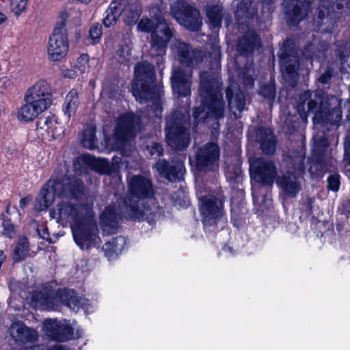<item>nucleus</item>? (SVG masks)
Listing matches in <instances>:
<instances>
[{
    "instance_id": "nucleus-45",
    "label": "nucleus",
    "mask_w": 350,
    "mask_h": 350,
    "mask_svg": "<svg viewBox=\"0 0 350 350\" xmlns=\"http://www.w3.org/2000/svg\"><path fill=\"white\" fill-rule=\"evenodd\" d=\"M81 144L83 147L90 150L97 148V138L96 129L94 127L85 129L83 133Z\"/></svg>"
},
{
    "instance_id": "nucleus-42",
    "label": "nucleus",
    "mask_w": 350,
    "mask_h": 350,
    "mask_svg": "<svg viewBox=\"0 0 350 350\" xmlns=\"http://www.w3.org/2000/svg\"><path fill=\"white\" fill-rule=\"evenodd\" d=\"M275 82L271 80L268 83L261 84L258 89V94L269 104V108L272 107L275 97Z\"/></svg>"
},
{
    "instance_id": "nucleus-20",
    "label": "nucleus",
    "mask_w": 350,
    "mask_h": 350,
    "mask_svg": "<svg viewBox=\"0 0 350 350\" xmlns=\"http://www.w3.org/2000/svg\"><path fill=\"white\" fill-rule=\"evenodd\" d=\"M61 17V23L55 27L48 44L49 58L54 62L62 59L66 55V18H64L63 14Z\"/></svg>"
},
{
    "instance_id": "nucleus-56",
    "label": "nucleus",
    "mask_w": 350,
    "mask_h": 350,
    "mask_svg": "<svg viewBox=\"0 0 350 350\" xmlns=\"http://www.w3.org/2000/svg\"><path fill=\"white\" fill-rule=\"evenodd\" d=\"M254 72L247 69L243 73V83L246 89H252L254 86L255 79L253 77Z\"/></svg>"
},
{
    "instance_id": "nucleus-53",
    "label": "nucleus",
    "mask_w": 350,
    "mask_h": 350,
    "mask_svg": "<svg viewBox=\"0 0 350 350\" xmlns=\"http://www.w3.org/2000/svg\"><path fill=\"white\" fill-rule=\"evenodd\" d=\"M27 4V0H12L11 10L16 16H18L25 10Z\"/></svg>"
},
{
    "instance_id": "nucleus-59",
    "label": "nucleus",
    "mask_w": 350,
    "mask_h": 350,
    "mask_svg": "<svg viewBox=\"0 0 350 350\" xmlns=\"http://www.w3.org/2000/svg\"><path fill=\"white\" fill-rule=\"evenodd\" d=\"M338 212L342 215H345L347 218L350 216V200H343L340 203L338 206Z\"/></svg>"
},
{
    "instance_id": "nucleus-26",
    "label": "nucleus",
    "mask_w": 350,
    "mask_h": 350,
    "mask_svg": "<svg viewBox=\"0 0 350 350\" xmlns=\"http://www.w3.org/2000/svg\"><path fill=\"white\" fill-rule=\"evenodd\" d=\"M260 46L261 39L258 34L254 30H248L239 39L237 51L240 55L249 57Z\"/></svg>"
},
{
    "instance_id": "nucleus-36",
    "label": "nucleus",
    "mask_w": 350,
    "mask_h": 350,
    "mask_svg": "<svg viewBox=\"0 0 350 350\" xmlns=\"http://www.w3.org/2000/svg\"><path fill=\"white\" fill-rule=\"evenodd\" d=\"M112 164L110 163L109 160L105 158H96L94 157V160L93 163V165L92 167V170L97 172L98 174H108L110 175L115 172V170L117 167H118V164L121 161L120 158H116L115 157L112 159Z\"/></svg>"
},
{
    "instance_id": "nucleus-61",
    "label": "nucleus",
    "mask_w": 350,
    "mask_h": 350,
    "mask_svg": "<svg viewBox=\"0 0 350 350\" xmlns=\"http://www.w3.org/2000/svg\"><path fill=\"white\" fill-rule=\"evenodd\" d=\"M150 153L152 156L157 155V157H161L163 154V148L159 143L154 142L151 146L150 149Z\"/></svg>"
},
{
    "instance_id": "nucleus-64",
    "label": "nucleus",
    "mask_w": 350,
    "mask_h": 350,
    "mask_svg": "<svg viewBox=\"0 0 350 350\" xmlns=\"http://www.w3.org/2000/svg\"><path fill=\"white\" fill-rule=\"evenodd\" d=\"M344 159L347 161V163L350 165V139H346L344 143Z\"/></svg>"
},
{
    "instance_id": "nucleus-21",
    "label": "nucleus",
    "mask_w": 350,
    "mask_h": 350,
    "mask_svg": "<svg viewBox=\"0 0 350 350\" xmlns=\"http://www.w3.org/2000/svg\"><path fill=\"white\" fill-rule=\"evenodd\" d=\"M129 194L137 200L150 198L154 195L152 180L142 174L133 175L128 183Z\"/></svg>"
},
{
    "instance_id": "nucleus-8",
    "label": "nucleus",
    "mask_w": 350,
    "mask_h": 350,
    "mask_svg": "<svg viewBox=\"0 0 350 350\" xmlns=\"http://www.w3.org/2000/svg\"><path fill=\"white\" fill-rule=\"evenodd\" d=\"M286 162L294 172L289 170L280 172L275 180L276 185L282 193L290 197L295 198L301 189L299 176L296 172L302 174L305 172V156L299 151H292L286 157Z\"/></svg>"
},
{
    "instance_id": "nucleus-27",
    "label": "nucleus",
    "mask_w": 350,
    "mask_h": 350,
    "mask_svg": "<svg viewBox=\"0 0 350 350\" xmlns=\"http://www.w3.org/2000/svg\"><path fill=\"white\" fill-rule=\"evenodd\" d=\"M120 16L126 25L137 23L141 15V6L134 1L129 0H117Z\"/></svg>"
},
{
    "instance_id": "nucleus-50",
    "label": "nucleus",
    "mask_w": 350,
    "mask_h": 350,
    "mask_svg": "<svg viewBox=\"0 0 350 350\" xmlns=\"http://www.w3.org/2000/svg\"><path fill=\"white\" fill-rule=\"evenodd\" d=\"M321 6L323 8V9H326L328 12H329L330 10H334L337 9L338 10H342L344 8L343 2L346 3L349 0H321Z\"/></svg>"
},
{
    "instance_id": "nucleus-22",
    "label": "nucleus",
    "mask_w": 350,
    "mask_h": 350,
    "mask_svg": "<svg viewBox=\"0 0 350 350\" xmlns=\"http://www.w3.org/2000/svg\"><path fill=\"white\" fill-rule=\"evenodd\" d=\"M250 139L259 144L262 152L266 155H273L276 150V139L273 131L264 126L254 129L249 135Z\"/></svg>"
},
{
    "instance_id": "nucleus-5",
    "label": "nucleus",
    "mask_w": 350,
    "mask_h": 350,
    "mask_svg": "<svg viewBox=\"0 0 350 350\" xmlns=\"http://www.w3.org/2000/svg\"><path fill=\"white\" fill-rule=\"evenodd\" d=\"M77 206L71 226L75 242L81 250L99 247L101 239L92 206L85 202Z\"/></svg>"
},
{
    "instance_id": "nucleus-44",
    "label": "nucleus",
    "mask_w": 350,
    "mask_h": 350,
    "mask_svg": "<svg viewBox=\"0 0 350 350\" xmlns=\"http://www.w3.org/2000/svg\"><path fill=\"white\" fill-rule=\"evenodd\" d=\"M117 3V0H113L106 10V16L104 18L103 22L104 25L107 27L115 25L118 18L120 16L119 12L120 9H118Z\"/></svg>"
},
{
    "instance_id": "nucleus-34",
    "label": "nucleus",
    "mask_w": 350,
    "mask_h": 350,
    "mask_svg": "<svg viewBox=\"0 0 350 350\" xmlns=\"http://www.w3.org/2000/svg\"><path fill=\"white\" fill-rule=\"evenodd\" d=\"M226 98L229 109H236L238 110L244 109L246 99L245 94L236 83L230 84L226 90Z\"/></svg>"
},
{
    "instance_id": "nucleus-54",
    "label": "nucleus",
    "mask_w": 350,
    "mask_h": 350,
    "mask_svg": "<svg viewBox=\"0 0 350 350\" xmlns=\"http://www.w3.org/2000/svg\"><path fill=\"white\" fill-rule=\"evenodd\" d=\"M329 45L323 41L319 42L317 45L315 50L312 51V57L319 59H325V53L328 50Z\"/></svg>"
},
{
    "instance_id": "nucleus-41",
    "label": "nucleus",
    "mask_w": 350,
    "mask_h": 350,
    "mask_svg": "<svg viewBox=\"0 0 350 350\" xmlns=\"http://www.w3.org/2000/svg\"><path fill=\"white\" fill-rule=\"evenodd\" d=\"M191 7L192 6H191L185 1L178 0L171 5V15L176 20L179 24L180 23H185V21H183V18L187 14V12H189V10Z\"/></svg>"
},
{
    "instance_id": "nucleus-28",
    "label": "nucleus",
    "mask_w": 350,
    "mask_h": 350,
    "mask_svg": "<svg viewBox=\"0 0 350 350\" xmlns=\"http://www.w3.org/2000/svg\"><path fill=\"white\" fill-rule=\"evenodd\" d=\"M243 193V190L241 189L237 191V193L240 195L241 198L237 202L232 197L230 202V222L237 229L243 228L246 224L247 209L244 206L242 197Z\"/></svg>"
},
{
    "instance_id": "nucleus-52",
    "label": "nucleus",
    "mask_w": 350,
    "mask_h": 350,
    "mask_svg": "<svg viewBox=\"0 0 350 350\" xmlns=\"http://www.w3.org/2000/svg\"><path fill=\"white\" fill-rule=\"evenodd\" d=\"M111 244L115 247V252L118 256L124 248V245L126 244L125 238L122 236H117L113 238L111 241L107 242V248L111 245Z\"/></svg>"
},
{
    "instance_id": "nucleus-2",
    "label": "nucleus",
    "mask_w": 350,
    "mask_h": 350,
    "mask_svg": "<svg viewBox=\"0 0 350 350\" xmlns=\"http://www.w3.org/2000/svg\"><path fill=\"white\" fill-rule=\"evenodd\" d=\"M151 18L142 17L137 28L143 32H150V47L148 51L152 62L157 65L163 62L168 43L174 35V29L168 23L162 12L157 8L150 11Z\"/></svg>"
},
{
    "instance_id": "nucleus-7",
    "label": "nucleus",
    "mask_w": 350,
    "mask_h": 350,
    "mask_svg": "<svg viewBox=\"0 0 350 350\" xmlns=\"http://www.w3.org/2000/svg\"><path fill=\"white\" fill-rule=\"evenodd\" d=\"M190 129V111H171L164 129L166 143L174 150H186L191 144Z\"/></svg>"
},
{
    "instance_id": "nucleus-49",
    "label": "nucleus",
    "mask_w": 350,
    "mask_h": 350,
    "mask_svg": "<svg viewBox=\"0 0 350 350\" xmlns=\"http://www.w3.org/2000/svg\"><path fill=\"white\" fill-rule=\"evenodd\" d=\"M38 121L36 123L37 129H44L46 130L52 129L54 124L57 123L56 119H54V117H50L49 116L46 117H44L43 116L40 117H37Z\"/></svg>"
},
{
    "instance_id": "nucleus-25",
    "label": "nucleus",
    "mask_w": 350,
    "mask_h": 350,
    "mask_svg": "<svg viewBox=\"0 0 350 350\" xmlns=\"http://www.w3.org/2000/svg\"><path fill=\"white\" fill-rule=\"evenodd\" d=\"M67 308L75 313L83 310L86 315L94 312L91 300L74 288H67Z\"/></svg>"
},
{
    "instance_id": "nucleus-63",
    "label": "nucleus",
    "mask_w": 350,
    "mask_h": 350,
    "mask_svg": "<svg viewBox=\"0 0 350 350\" xmlns=\"http://www.w3.org/2000/svg\"><path fill=\"white\" fill-rule=\"evenodd\" d=\"M33 201V196L28 194L24 198H22L19 201V207L21 209L24 210L30 203Z\"/></svg>"
},
{
    "instance_id": "nucleus-13",
    "label": "nucleus",
    "mask_w": 350,
    "mask_h": 350,
    "mask_svg": "<svg viewBox=\"0 0 350 350\" xmlns=\"http://www.w3.org/2000/svg\"><path fill=\"white\" fill-rule=\"evenodd\" d=\"M24 101L21 109H47L53 104L50 85L45 80L38 81L27 89Z\"/></svg>"
},
{
    "instance_id": "nucleus-43",
    "label": "nucleus",
    "mask_w": 350,
    "mask_h": 350,
    "mask_svg": "<svg viewBox=\"0 0 350 350\" xmlns=\"http://www.w3.org/2000/svg\"><path fill=\"white\" fill-rule=\"evenodd\" d=\"M226 176L231 184L238 185L241 183L243 178L241 163L237 161L229 165Z\"/></svg>"
},
{
    "instance_id": "nucleus-48",
    "label": "nucleus",
    "mask_w": 350,
    "mask_h": 350,
    "mask_svg": "<svg viewBox=\"0 0 350 350\" xmlns=\"http://www.w3.org/2000/svg\"><path fill=\"white\" fill-rule=\"evenodd\" d=\"M341 176L338 172L330 174L327 178V189L328 191L337 192L340 189Z\"/></svg>"
},
{
    "instance_id": "nucleus-31",
    "label": "nucleus",
    "mask_w": 350,
    "mask_h": 350,
    "mask_svg": "<svg viewBox=\"0 0 350 350\" xmlns=\"http://www.w3.org/2000/svg\"><path fill=\"white\" fill-rule=\"evenodd\" d=\"M88 189L83 180L76 176L67 175V198L76 201L86 197Z\"/></svg>"
},
{
    "instance_id": "nucleus-16",
    "label": "nucleus",
    "mask_w": 350,
    "mask_h": 350,
    "mask_svg": "<svg viewBox=\"0 0 350 350\" xmlns=\"http://www.w3.org/2000/svg\"><path fill=\"white\" fill-rule=\"evenodd\" d=\"M220 147L215 142H209L198 148L195 154V167L198 172H214L219 167Z\"/></svg>"
},
{
    "instance_id": "nucleus-10",
    "label": "nucleus",
    "mask_w": 350,
    "mask_h": 350,
    "mask_svg": "<svg viewBox=\"0 0 350 350\" xmlns=\"http://www.w3.org/2000/svg\"><path fill=\"white\" fill-rule=\"evenodd\" d=\"M200 211L203 229L206 235L216 234L223 229L219 224L226 221L224 200L215 196H203L200 199Z\"/></svg>"
},
{
    "instance_id": "nucleus-60",
    "label": "nucleus",
    "mask_w": 350,
    "mask_h": 350,
    "mask_svg": "<svg viewBox=\"0 0 350 350\" xmlns=\"http://www.w3.org/2000/svg\"><path fill=\"white\" fill-rule=\"evenodd\" d=\"M333 77V72L330 68L327 69L323 73H322L318 78L317 81L322 85H327L329 83Z\"/></svg>"
},
{
    "instance_id": "nucleus-40",
    "label": "nucleus",
    "mask_w": 350,
    "mask_h": 350,
    "mask_svg": "<svg viewBox=\"0 0 350 350\" xmlns=\"http://www.w3.org/2000/svg\"><path fill=\"white\" fill-rule=\"evenodd\" d=\"M223 8L220 5L212 4L207 5L206 8V15L212 28H219L222 22Z\"/></svg>"
},
{
    "instance_id": "nucleus-51",
    "label": "nucleus",
    "mask_w": 350,
    "mask_h": 350,
    "mask_svg": "<svg viewBox=\"0 0 350 350\" xmlns=\"http://www.w3.org/2000/svg\"><path fill=\"white\" fill-rule=\"evenodd\" d=\"M45 111H18L17 118L21 122H29Z\"/></svg>"
},
{
    "instance_id": "nucleus-6",
    "label": "nucleus",
    "mask_w": 350,
    "mask_h": 350,
    "mask_svg": "<svg viewBox=\"0 0 350 350\" xmlns=\"http://www.w3.org/2000/svg\"><path fill=\"white\" fill-rule=\"evenodd\" d=\"M220 64L217 60L211 62L208 70L199 74V92L203 105L207 109H224L225 102L221 93L222 81L219 76Z\"/></svg>"
},
{
    "instance_id": "nucleus-55",
    "label": "nucleus",
    "mask_w": 350,
    "mask_h": 350,
    "mask_svg": "<svg viewBox=\"0 0 350 350\" xmlns=\"http://www.w3.org/2000/svg\"><path fill=\"white\" fill-rule=\"evenodd\" d=\"M69 99L67 103V109H74L78 107L79 100L78 97V92L76 90L72 89L67 94V100Z\"/></svg>"
},
{
    "instance_id": "nucleus-39",
    "label": "nucleus",
    "mask_w": 350,
    "mask_h": 350,
    "mask_svg": "<svg viewBox=\"0 0 350 350\" xmlns=\"http://www.w3.org/2000/svg\"><path fill=\"white\" fill-rule=\"evenodd\" d=\"M94 160V156L90 154H85L77 157L73 161V167L76 174L82 175L87 174L92 170Z\"/></svg>"
},
{
    "instance_id": "nucleus-17",
    "label": "nucleus",
    "mask_w": 350,
    "mask_h": 350,
    "mask_svg": "<svg viewBox=\"0 0 350 350\" xmlns=\"http://www.w3.org/2000/svg\"><path fill=\"white\" fill-rule=\"evenodd\" d=\"M139 200L129 196L121 204H119L118 208H120L122 217L127 220L146 221L150 224H154L155 214L147 213L151 211L149 206H144V209L142 210L139 205Z\"/></svg>"
},
{
    "instance_id": "nucleus-14",
    "label": "nucleus",
    "mask_w": 350,
    "mask_h": 350,
    "mask_svg": "<svg viewBox=\"0 0 350 350\" xmlns=\"http://www.w3.org/2000/svg\"><path fill=\"white\" fill-rule=\"evenodd\" d=\"M307 105L308 109H339L341 108L337 97H329L322 90L304 91L300 94L297 102V109H305Z\"/></svg>"
},
{
    "instance_id": "nucleus-58",
    "label": "nucleus",
    "mask_w": 350,
    "mask_h": 350,
    "mask_svg": "<svg viewBox=\"0 0 350 350\" xmlns=\"http://www.w3.org/2000/svg\"><path fill=\"white\" fill-rule=\"evenodd\" d=\"M336 57L340 61L341 64H344L347 62L349 52L345 46H339V47L335 51Z\"/></svg>"
},
{
    "instance_id": "nucleus-23",
    "label": "nucleus",
    "mask_w": 350,
    "mask_h": 350,
    "mask_svg": "<svg viewBox=\"0 0 350 350\" xmlns=\"http://www.w3.org/2000/svg\"><path fill=\"white\" fill-rule=\"evenodd\" d=\"M312 1L284 0L286 23L289 26L296 25L305 18Z\"/></svg>"
},
{
    "instance_id": "nucleus-38",
    "label": "nucleus",
    "mask_w": 350,
    "mask_h": 350,
    "mask_svg": "<svg viewBox=\"0 0 350 350\" xmlns=\"http://www.w3.org/2000/svg\"><path fill=\"white\" fill-rule=\"evenodd\" d=\"M183 21H185V23H180V25L191 31H198L202 24V18L200 16V12L193 7L184 17Z\"/></svg>"
},
{
    "instance_id": "nucleus-9",
    "label": "nucleus",
    "mask_w": 350,
    "mask_h": 350,
    "mask_svg": "<svg viewBox=\"0 0 350 350\" xmlns=\"http://www.w3.org/2000/svg\"><path fill=\"white\" fill-rule=\"evenodd\" d=\"M142 128L141 117L133 111H128L118 118L113 135L105 137V145L111 149H117L120 145L134 139Z\"/></svg>"
},
{
    "instance_id": "nucleus-62",
    "label": "nucleus",
    "mask_w": 350,
    "mask_h": 350,
    "mask_svg": "<svg viewBox=\"0 0 350 350\" xmlns=\"http://www.w3.org/2000/svg\"><path fill=\"white\" fill-rule=\"evenodd\" d=\"M103 250L105 252V255L109 259L115 258L117 257L116 253L115 252V247L111 244V245L109 246L107 248V243L103 246Z\"/></svg>"
},
{
    "instance_id": "nucleus-29",
    "label": "nucleus",
    "mask_w": 350,
    "mask_h": 350,
    "mask_svg": "<svg viewBox=\"0 0 350 350\" xmlns=\"http://www.w3.org/2000/svg\"><path fill=\"white\" fill-rule=\"evenodd\" d=\"M10 333L16 341L22 343L33 342L38 336L37 332L33 329L27 327L23 322L19 321L12 324Z\"/></svg>"
},
{
    "instance_id": "nucleus-12",
    "label": "nucleus",
    "mask_w": 350,
    "mask_h": 350,
    "mask_svg": "<svg viewBox=\"0 0 350 350\" xmlns=\"http://www.w3.org/2000/svg\"><path fill=\"white\" fill-rule=\"evenodd\" d=\"M191 68L178 67L174 70L171 76V83L173 93L177 96L176 109H190L189 96L192 84Z\"/></svg>"
},
{
    "instance_id": "nucleus-3",
    "label": "nucleus",
    "mask_w": 350,
    "mask_h": 350,
    "mask_svg": "<svg viewBox=\"0 0 350 350\" xmlns=\"http://www.w3.org/2000/svg\"><path fill=\"white\" fill-rule=\"evenodd\" d=\"M134 73L131 92L136 100L147 104L151 109H163L165 106L163 94L156 86L154 66L146 61L138 62Z\"/></svg>"
},
{
    "instance_id": "nucleus-15",
    "label": "nucleus",
    "mask_w": 350,
    "mask_h": 350,
    "mask_svg": "<svg viewBox=\"0 0 350 350\" xmlns=\"http://www.w3.org/2000/svg\"><path fill=\"white\" fill-rule=\"evenodd\" d=\"M185 155H174L169 160L159 158L154 167L159 176L171 183H176L183 179L186 172Z\"/></svg>"
},
{
    "instance_id": "nucleus-4",
    "label": "nucleus",
    "mask_w": 350,
    "mask_h": 350,
    "mask_svg": "<svg viewBox=\"0 0 350 350\" xmlns=\"http://www.w3.org/2000/svg\"><path fill=\"white\" fill-rule=\"evenodd\" d=\"M300 116L314 113L312 118L314 125L322 130L321 135L313 137L312 157L314 162L321 168L326 167V153L329 143L325 131L336 129L342 116V111H296Z\"/></svg>"
},
{
    "instance_id": "nucleus-35",
    "label": "nucleus",
    "mask_w": 350,
    "mask_h": 350,
    "mask_svg": "<svg viewBox=\"0 0 350 350\" xmlns=\"http://www.w3.org/2000/svg\"><path fill=\"white\" fill-rule=\"evenodd\" d=\"M30 243L25 235L19 236L14 243L11 258L14 263L24 261L29 256Z\"/></svg>"
},
{
    "instance_id": "nucleus-11",
    "label": "nucleus",
    "mask_w": 350,
    "mask_h": 350,
    "mask_svg": "<svg viewBox=\"0 0 350 350\" xmlns=\"http://www.w3.org/2000/svg\"><path fill=\"white\" fill-rule=\"evenodd\" d=\"M278 57L285 85L293 89L298 83L300 67L298 49L293 40L288 38L284 42Z\"/></svg>"
},
{
    "instance_id": "nucleus-18",
    "label": "nucleus",
    "mask_w": 350,
    "mask_h": 350,
    "mask_svg": "<svg viewBox=\"0 0 350 350\" xmlns=\"http://www.w3.org/2000/svg\"><path fill=\"white\" fill-rule=\"evenodd\" d=\"M275 163L263 158H258L251 165V176L263 186L271 187L278 176Z\"/></svg>"
},
{
    "instance_id": "nucleus-46",
    "label": "nucleus",
    "mask_w": 350,
    "mask_h": 350,
    "mask_svg": "<svg viewBox=\"0 0 350 350\" xmlns=\"http://www.w3.org/2000/svg\"><path fill=\"white\" fill-rule=\"evenodd\" d=\"M83 334V329L78 325L75 319H73L72 322L67 319V342L82 338Z\"/></svg>"
},
{
    "instance_id": "nucleus-57",
    "label": "nucleus",
    "mask_w": 350,
    "mask_h": 350,
    "mask_svg": "<svg viewBox=\"0 0 350 350\" xmlns=\"http://www.w3.org/2000/svg\"><path fill=\"white\" fill-rule=\"evenodd\" d=\"M102 30H103L102 25L98 23L94 24L91 27V28L89 31V33H90V36L94 42H98V40L102 35Z\"/></svg>"
},
{
    "instance_id": "nucleus-37",
    "label": "nucleus",
    "mask_w": 350,
    "mask_h": 350,
    "mask_svg": "<svg viewBox=\"0 0 350 350\" xmlns=\"http://www.w3.org/2000/svg\"><path fill=\"white\" fill-rule=\"evenodd\" d=\"M192 112L196 124H198L200 122H208V119L209 118H214L215 121L213 123V126L215 130H219L220 126L219 120L225 116V111H192Z\"/></svg>"
},
{
    "instance_id": "nucleus-47",
    "label": "nucleus",
    "mask_w": 350,
    "mask_h": 350,
    "mask_svg": "<svg viewBox=\"0 0 350 350\" xmlns=\"http://www.w3.org/2000/svg\"><path fill=\"white\" fill-rule=\"evenodd\" d=\"M1 218L2 219L3 234L7 238L12 239L16 233V226L5 213L1 214Z\"/></svg>"
},
{
    "instance_id": "nucleus-1",
    "label": "nucleus",
    "mask_w": 350,
    "mask_h": 350,
    "mask_svg": "<svg viewBox=\"0 0 350 350\" xmlns=\"http://www.w3.org/2000/svg\"><path fill=\"white\" fill-rule=\"evenodd\" d=\"M51 178L43 185L35 200L37 212L48 209L56 199L60 201L50 210V216L57 220H64L66 216V160L64 157L57 161Z\"/></svg>"
},
{
    "instance_id": "nucleus-30",
    "label": "nucleus",
    "mask_w": 350,
    "mask_h": 350,
    "mask_svg": "<svg viewBox=\"0 0 350 350\" xmlns=\"http://www.w3.org/2000/svg\"><path fill=\"white\" fill-rule=\"evenodd\" d=\"M117 210L114 205H109L105 208L100 216V224L102 228L108 230H117L119 221L124 219L121 216L120 208Z\"/></svg>"
},
{
    "instance_id": "nucleus-24",
    "label": "nucleus",
    "mask_w": 350,
    "mask_h": 350,
    "mask_svg": "<svg viewBox=\"0 0 350 350\" xmlns=\"http://www.w3.org/2000/svg\"><path fill=\"white\" fill-rule=\"evenodd\" d=\"M176 48L179 61L187 68H191L203 61L204 53L200 49H192L191 46L183 42H177Z\"/></svg>"
},
{
    "instance_id": "nucleus-19",
    "label": "nucleus",
    "mask_w": 350,
    "mask_h": 350,
    "mask_svg": "<svg viewBox=\"0 0 350 350\" xmlns=\"http://www.w3.org/2000/svg\"><path fill=\"white\" fill-rule=\"evenodd\" d=\"M31 300L57 310L60 306L66 305V287L55 289L51 285L46 284L41 291L33 293Z\"/></svg>"
},
{
    "instance_id": "nucleus-33",
    "label": "nucleus",
    "mask_w": 350,
    "mask_h": 350,
    "mask_svg": "<svg viewBox=\"0 0 350 350\" xmlns=\"http://www.w3.org/2000/svg\"><path fill=\"white\" fill-rule=\"evenodd\" d=\"M42 329L45 335L51 340L57 342L66 341V325H60L57 320L45 319Z\"/></svg>"
},
{
    "instance_id": "nucleus-32",
    "label": "nucleus",
    "mask_w": 350,
    "mask_h": 350,
    "mask_svg": "<svg viewBox=\"0 0 350 350\" xmlns=\"http://www.w3.org/2000/svg\"><path fill=\"white\" fill-rule=\"evenodd\" d=\"M258 9L253 0H241L234 12L235 19L241 24L249 23L257 16Z\"/></svg>"
}]
</instances>
